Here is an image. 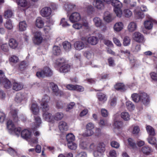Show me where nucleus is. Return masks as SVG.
<instances>
[{
  "instance_id": "nucleus-1",
  "label": "nucleus",
  "mask_w": 157,
  "mask_h": 157,
  "mask_svg": "<svg viewBox=\"0 0 157 157\" xmlns=\"http://www.w3.org/2000/svg\"><path fill=\"white\" fill-rule=\"evenodd\" d=\"M131 97L133 100L136 102H140L145 105H148L150 102L149 97L144 92H139L138 94H133Z\"/></svg>"
},
{
  "instance_id": "nucleus-2",
  "label": "nucleus",
  "mask_w": 157,
  "mask_h": 157,
  "mask_svg": "<svg viewBox=\"0 0 157 157\" xmlns=\"http://www.w3.org/2000/svg\"><path fill=\"white\" fill-rule=\"evenodd\" d=\"M21 136L28 141L30 144L37 143L38 142V139L32 138L31 132L28 130L24 129L21 132Z\"/></svg>"
},
{
  "instance_id": "nucleus-3",
  "label": "nucleus",
  "mask_w": 157,
  "mask_h": 157,
  "mask_svg": "<svg viewBox=\"0 0 157 157\" xmlns=\"http://www.w3.org/2000/svg\"><path fill=\"white\" fill-rule=\"evenodd\" d=\"M111 4L115 7L114 11L117 16L118 17H121L122 13L121 9L122 7V3L118 0H112Z\"/></svg>"
},
{
  "instance_id": "nucleus-4",
  "label": "nucleus",
  "mask_w": 157,
  "mask_h": 157,
  "mask_svg": "<svg viewBox=\"0 0 157 157\" xmlns=\"http://www.w3.org/2000/svg\"><path fill=\"white\" fill-rule=\"evenodd\" d=\"M42 35V34L40 32H36L34 33L33 40L35 44H39L42 43L43 40Z\"/></svg>"
},
{
  "instance_id": "nucleus-5",
  "label": "nucleus",
  "mask_w": 157,
  "mask_h": 157,
  "mask_svg": "<svg viewBox=\"0 0 157 157\" xmlns=\"http://www.w3.org/2000/svg\"><path fill=\"white\" fill-rule=\"evenodd\" d=\"M50 85L52 87V89L54 94L56 95L61 96L64 95L63 92L59 89L57 85L53 82H51L50 83Z\"/></svg>"
},
{
  "instance_id": "nucleus-6",
  "label": "nucleus",
  "mask_w": 157,
  "mask_h": 157,
  "mask_svg": "<svg viewBox=\"0 0 157 157\" xmlns=\"http://www.w3.org/2000/svg\"><path fill=\"white\" fill-rule=\"evenodd\" d=\"M133 39L136 42L142 43L144 41V36L139 32H135L133 35Z\"/></svg>"
},
{
  "instance_id": "nucleus-7",
  "label": "nucleus",
  "mask_w": 157,
  "mask_h": 157,
  "mask_svg": "<svg viewBox=\"0 0 157 157\" xmlns=\"http://www.w3.org/2000/svg\"><path fill=\"white\" fill-rule=\"evenodd\" d=\"M69 18L71 22L74 23L79 21L81 19V16L78 13L74 12L70 15Z\"/></svg>"
},
{
  "instance_id": "nucleus-8",
  "label": "nucleus",
  "mask_w": 157,
  "mask_h": 157,
  "mask_svg": "<svg viewBox=\"0 0 157 157\" xmlns=\"http://www.w3.org/2000/svg\"><path fill=\"white\" fill-rule=\"evenodd\" d=\"M105 150V144L103 143H100L98 144L97 148V151H94V155L95 156L97 155L98 152L100 154L103 153Z\"/></svg>"
},
{
  "instance_id": "nucleus-9",
  "label": "nucleus",
  "mask_w": 157,
  "mask_h": 157,
  "mask_svg": "<svg viewBox=\"0 0 157 157\" xmlns=\"http://www.w3.org/2000/svg\"><path fill=\"white\" fill-rule=\"evenodd\" d=\"M51 9L49 7H46L43 8L40 11L41 15L43 17H48L51 13Z\"/></svg>"
},
{
  "instance_id": "nucleus-10",
  "label": "nucleus",
  "mask_w": 157,
  "mask_h": 157,
  "mask_svg": "<svg viewBox=\"0 0 157 157\" xmlns=\"http://www.w3.org/2000/svg\"><path fill=\"white\" fill-rule=\"evenodd\" d=\"M18 110L16 109H11L10 113L14 122H17L18 121V118L17 115Z\"/></svg>"
},
{
  "instance_id": "nucleus-11",
  "label": "nucleus",
  "mask_w": 157,
  "mask_h": 157,
  "mask_svg": "<svg viewBox=\"0 0 157 157\" xmlns=\"http://www.w3.org/2000/svg\"><path fill=\"white\" fill-rule=\"evenodd\" d=\"M43 119L48 122H51L54 121L53 116L48 112L43 113L42 114Z\"/></svg>"
},
{
  "instance_id": "nucleus-12",
  "label": "nucleus",
  "mask_w": 157,
  "mask_h": 157,
  "mask_svg": "<svg viewBox=\"0 0 157 157\" xmlns=\"http://www.w3.org/2000/svg\"><path fill=\"white\" fill-rule=\"evenodd\" d=\"M23 87V85L20 82H14L13 83L12 89L16 91L21 90Z\"/></svg>"
},
{
  "instance_id": "nucleus-13",
  "label": "nucleus",
  "mask_w": 157,
  "mask_h": 157,
  "mask_svg": "<svg viewBox=\"0 0 157 157\" xmlns=\"http://www.w3.org/2000/svg\"><path fill=\"white\" fill-rule=\"evenodd\" d=\"M93 5L98 9H102L104 7L103 2L101 0H94L93 2Z\"/></svg>"
},
{
  "instance_id": "nucleus-14",
  "label": "nucleus",
  "mask_w": 157,
  "mask_h": 157,
  "mask_svg": "<svg viewBox=\"0 0 157 157\" xmlns=\"http://www.w3.org/2000/svg\"><path fill=\"white\" fill-rule=\"evenodd\" d=\"M9 44L11 48L15 49L17 47L18 43L15 39L11 38L9 40Z\"/></svg>"
},
{
  "instance_id": "nucleus-15",
  "label": "nucleus",
  "mask_w": 157,
  "mask_h": 157,
  "mask_svg": "<svg viewBox=\"0 0 157 157\" xmlns=\"http://www.w3.org/2000/svg\"><path fill=\"white\" fill-rule=\"evenodd\" d=\"M143 12H142L140 10V8L138 7L134 10V14L135 16L138 18H142L144 16V14L143 13Z\"/></svg>"
},
{
  "instance_id": "nucleus-16",
  "label": "nucleus",
  "mask_w": 157,
  "mask_h": 157,
  "mask_svg": "<svg viewBox=\"0 0 157 157\" xmlns=\"http://www.w3.org/2000/svg\"><path fill=\"white\" fill-rule=\"evenodd\" d=\"M98 40L97 38L94 36L89 37L87 40L88 43L92 45H96L98 43Z\"/></svg>"
},
{
  "instance_id": "nucleus-17",
  "label": "nucleus",
  "mask_w": 157,
  "mask_h": 157,
  "mask_svg": "<svg viewBox=\"0 0 157 157\" xmlns=\"http://www.w3.org/2000/svg\"><path fill=\"white\" fill-rule=\"evenodd\" d=\"M74 46L76 50H80L84 48V44L82 41H77L74 43Z\"/></svg>"
},
{
  "instance_id": "nucleus-18",
  "label": "nucleus",
  "mask_w": 157,
  "mask_h": 157,
  "mask_svg": "<svg viewBox=\"0 0 157 157\" xmlns=\"http://www.w3.org/2000/svg\"><path fill=\"white\" fill-rule=\"evenodd\" d=\"M104 20L107 22H110L113 20L112 14L108 11L105 12L104 13Z\"/></svg>"
},
{
  "instance_id": "nucleus-19",
  "label": "nucleus",
  "mask_w": 157,
  "mask_h": 157,
  "mask_svg": "<svg viewBox=\"0 0 157 157\" xmlns=\"http://www.w3.org/2000/svg\"><path fill=\"white\" fill-rule=\"evenodd\" d=\"M59 127L61 131H66L68 130L67 124L66 122L63 121H61L59 122Z\"/></svg>"
},
{
  "instance_id": "nucleus-20",
  "label": "nucleus",
  "mask_w": 157,
  "mask_h": 157,
  "mask_svg": "<svg viewBox=\"0 0 157 157\" xmlns=\"http://www.w3.org/2000/svg\"><path fill=\"white\" fill-rule=\"evenodd\" d=\"M44 24L43 20L40 17H38L36 20V26L38 28H41L44 26Z\"/></svg>"
},
{
  "instance_id": "nucleus-21",
  "label": "nucleus",
  "mask_w": 157,
  "mask_h": 157,
  "mask_svg": "<svg viewBox=\"0 0 157 157\" xmlns=\"http://www.w3.org/2000/svg\"><path fill=\"white\" fill-rule=\"evenodd\" d=\"M70 69V66L68 64H64L60 68L59 70L60 72L67 73L69 71Z\"/></svg>"
},
{
  "instance_id": "nucleus-22",
  "label": "nucleus",
  "mask_w": 157,
  "mask_h": 157,
  "mask_svg": "<svg viewBox=\"0 0 157 157\" xmlns=\"http://www.w3.org/2000/svg\"><path fill=\"white\" fill-rule=\"evenodd\" d=\"M25 99V97L23 94L18 93L16 95L15 100L17 103H20Z\"/></svg>"
},
{
  "instance_id": "nucleus-23",
  "label": "nucleus",
  "mask_w": 157,
  "mask_h": 157,
  "mask_svg": "<svg viewBox=\"0 0 157 157\" xmlns=\"http://www.w3.org/2000/svg\"><path fill=\"white\" fill-rule=\"evenodd\" d=\"M35 122L34 123V128H38L42 123L41 118L38 116H34Z\"/></svg>"
},
{
  "instance_id": "nucleus-24",
  "label": "nucleus",
  "mask_w": 157,
  "mask_h": 157,
  "mask_svg": "<svg viewBox=\"0 0 157 157\" xmlns=\"http://www.w3.org/2000/svg\"><path fill=\"white\" fill-rule=\"evenodd\" d=\"M123 25L122 22H117L114 25V29L116 32H120L123 29Z\"/></svg>"
},
{
  "instance_id": "nucleus-25",
  "label": "nucleus",
  "mask_w": 157,
  "mask_h": 157,
  "mask_svg": "<svg viewBox=\"0 0 157 157\" xmlns=\"http://www.w3.org/2000/svg\"><path fill=\"white\" fill-rule=\"evenodd\" d=\"M31 109L34 115H37L39 113V108L36 104H33L31 107Z\"/></svg>"
},
{
  "instance_id": "nucleus-26",
  "label": "nucleus",
  "mask_w": 157,
  "mask_h": 157,
  "mask_svg": "<svg viewBox=\"0 0 157 157\" xmlns=\"http://www.w3.org/2000/svg\"><path fill=\"white\" fill-rule=\"evenodd\" d=\"M146 130L149 136H154L155 135V131L153 128L149 125H147L146 127Z\"/></svg>"
},
{
  "instance_id": "nucleus-27",
  "label": "nucleus",
  "mask_w": 157,
  "mask_h": 157,
  "mask_svg": "<svg viewBox=\"0 0 157 157\" xmlns=\"http://www.w3.org/2000/svg\"><path fill=\"white\" fill-rule=\"evenodd\" d=\"M115 88L117 90L124 91L126 90L125 86L122 83H119L114 86Z\"/></svg>"
},
{
  "instance_id": "nucleus-28",
  "label": "nucleus",
  "mask_w": 157,
  "mask_h": 157,
  "mask_svg": "<svg viewBox=\"0 0 157 157\" xmlns=\"http://www.w3.org/2000/svg\"><path fill=\"white\" fill-rule=\"evenodd\" d=\"M144 25L146 29L150 30L152 28L153 24L151 20H147L144 22Z\"/></svg>"
},
{
  "instance_id": "nucleus-29",
  "label": "nucleus",
  "mask_w": 157,
  "mask_h": 157,
  "mask_svg": "<svg viewBox=\"0 0 157 157\" xmlns=\"http://www.w3.org/2000/svg\"><path fill=\"white\" fill-rule=\"evenodd\" d=\"M40 109L43 113L47 112L49 109V106L48 104L41 103L40 104Z\"/></svg>"
},
{
  "instance_id": "nucleus-30",
  "label": "nucleus",
  "mask_w": 157,
  "mask_h": 157,
  "mask_svg": "<svg viewBox=\"0 0 157 157\" xmlns=\"http://www.w3.org/2000/svg\"><path fill=\"white\" fill-rule=\"evenodd\" d=\"M141 151L144 154L148 155L151 151V148L148 146H144L141 148Z\"/></svg>"
},
{
  "instance_id": "nucleus-31",
  "label": "nucleus",
  "mask_w": 157,
  "mask_h": 157,
  "mask_svg": "<svg viewBox=\"0 0 157 157\" xmlns=\"http://www.w3.org/2000/svg\"><path fill=\"white\" fill-rule=\"evenodd\" d=\"M27 24L25 21H21L19 23V30L20 31H25L26 29Z\"/></svg>"
},
{
  "instance_id": "nucleus-32",
  "label": "nucleus",
  "mask_w": 157,
  "mask_h": 157,
  "mask_svg": "<svg viewBox=\"0 0 157 157\" xmlns=\"http://www.w3.org/2000/svg\"><path fill=\"white\" fill-rule=\"evenodd\" d=\"M137 27L136 23L134 22H131L128 25V28L130 32H133L135 31Z\"/></svg>"
},
{
  "instance_id": "nucleus-33",
  "label": "nucleus",
  "mask_w": 157,
  "mask_h": 157,
  "mask_svg": "<svg viewBox=\"0 0 157 157\" xmlns=\"http://www.w3.org/2000/svg\"><path fill=\"white\" fill-rule=\"evenodd\" d=\"M63 47L66 51H68L71 48V45L70 43L67 41H65L63 42Z\"/></svg>"
},
{
  "instance_id": "nucleus-34",
  "label": "nucleus",
  "mask_w": 157,
  "mask_h": 157,
  "mask_svg": "<svg viewBox=\"0 0 157 157\" xmlns=\"http://www.w3.org/2000/svg\"><path fill=\"white\" fill-rule=\"evenodd\" d=\"M45 76H50L52 74V72L50 69L48 67H45L43 69Z\"/></svg>"
},
{
  "instance_id": "nucleus-35",
  "label": "nucleus",
  "mask_w": 157,
  "mask_h": 157,
  "mask_svg": "<svg viewBox=\"0 0 157 157\" xmlns=\"http://www.w3.org/2000/svg\"><path fill=\"white\" fill-rule=\"evenodd\" d=\"M126 105L127 109L130 111H132L133 110L135 106L130 101H127L126 102Z\"/></svg>"
},
{
  "instance_id": "nucleus-36",
  "label": "nucleus",
  "mask_w": 157,
  "mask_h": 157,
  "mask_svg": "<svg viewBox=\"0 0 157 157\" xmlns=\"http://www.w3.org/2000/svg\"><path fill=\"white\" fill-rule=\"evenodd\" d=\"M121 117L124 121H127L130 119V116L128 112H123L121 113Z\"/></svg>"
},
{
  "instance_id": "nucleus-37",
  "label": "nucleus",
  "mask_w": 157,
  "mask_h": 157,
  "mask_svg": "<svg viewBox=\"0 0 157 157\" xmlns=\"http://www.w3.org/2000/svg\"><path fill=\"white\" fill-rule=\"evenodd\" d=\"M124 3L130 9H132L136 6V3H131V0H124Z\"/></svg>"
},
{
  "instance_id": "nucleus-38",
  "label": "nucleus",
  "mask_w": 157,
  "mask_h": 157,
  "mask_svg": "<svg viewBox=\"0 0 157 157\" xmlns=\"http://www.w3.org/2000/svg\"><path fill=\"white\" fill-rule=\"evenodd\" d=\"M63 117V114L61 112H58L55 114L53 117L54 120L59 121L61 120Z\"/></svg>"
},
{
  "instance_id": "nucleus-39",
  "label": "nucleus",
  "mask_w": 157,
  "mask_h": 157,
  "mask_svg": "<svg viewBox=\"0 0 157 157\" xmlns=\"http://www.w3.org/2000/svg\"><path fill=\"white\" fill-rule=\"evenodd\" d=\"M65 104L60 100L57 101L56 102V107L58 109H61L64 108Z\"/></svg>"
},
{
  "instance_id": "nucleus-40",
  "label": "nucleus",
  "mask_w": 157,
  "mask_h": 157,
  "mask_svg": "<svg viewBox=\"0 0 157 157\" xmlns=\"http://www.w3.org/2000/svg\"><path fill=\"white\" fill-rule=\"evenodd\" d=\"M113 126L115 128L120 129L123 126V123L121 121H116L114 122Z\"/></svg>"
},
{
  "instance_id": "nucleus-41",
  "label": "nucleus",
  "mask_w": 157,
  "mask_h": 157,
  "mask_svg": "<svg viewBox=\"0 0 157 157\" xmlns=\"http://www.w3.org/2000/svg\"><path fill=\"white\" fill-rule=\"evenodd\" d=\"M7 127L8 129L12 131L14 129L15 126L12 120H9L7 121Z\"/></svg>"
},
{
  "instance_id": "nucleus-42",
  "label": "nucleus",
  "mask_w": 157,
  "mask_h": 157,
  "mask_svg": "<svg viewBox=\"0 0 157 157\" xmlns=\"http://www.w3.org/2000/svg\"><path fill=\"white\" fill-rule=\"evenodd\" d=\"M17 3L19 6L25 7L28 4L26 0H17Z\"/></svg>"
},
{
  "instance_id": "nucleus-43",
  "label": "nucleus",
  "mask_w": 157,
  "mask_h": 157,
  "mask_svg": "<svg viewBox=\"0 0 157 157\" xmlns=\"http://www.w3.org/2000/svg\"><path fill=\"white\" fill-rule=\"evenodd\" d=\"M132 12L128 9H126L123 11V14L126 17L129 18L132 15Z\"/></svg>"
},
{
  "instance_id": "nucleus-44",
  "label": "nucleus",
  "mask_w": 157,
  "mask_h": 157,
  "mask_svg": "<svg viewBox=\"0 0 157 157\" xmlns=\"http://www.w3.org/2000/svg\"><path fill=\"white\" fill-rule=\"evenodd\" d=\"M13 15L12 11L10 10H8L4 12V16L6 18H8L11 17Z\"/></svg>"
},
{
  "instance_id": "nucleus-45",
  "label": "nucleus",
  "mask_w": 157,
  "mask_h": 157,
  "mask_svg": "<svg viewBox=\"0 0 157 157\" xmlns=\"http://www.w3.org/2000/svg\"><path fill=\"white\" fill-rule=\"evenodd\" d=\"M75 139V136L72 133L68 134L66 136V139L68 143L73 142Z\"/></svg>"
},
{
  "instance_id": "nucleus-46",
  "label": "nucleus",
  "mask_w": 157,
  "mask_h": 157,
  "mask_svg": "<svg viewBox=\"0 0 157 157\" xmlns=\"http://www.w3.org/2000/svg\"><path fill=\"white\" fill-rule=\"evenodd\" d=\"M94 21L97 27H100L103 24L100 19L98 17H95L94 19Z\"/></svg>"
},
{
  "instance_id": "nucleus-47",
  "label": "nucleus",
  "mask_w": 157,
  "mask_h": 157,
  "mask_svg": "<svg viewBox=\"0 0 157 157\" xmlns=\"http://www.w3.org/2000/svg\"><path fill=\"white\" fill-rule=\"evenodd\" d=\"M50 99V97L47 95L45 94L42 98L40 103L48 104Z\"/></svg>"
},
{
  "instance_id": "nucleus-48",
  "label": "nucleus",
  "mask_w": 157,
  "mask_h": 157,
  "mask_svg": "<svg viewBox=\"0 0 157 157\" xmlns=\"http://www.w3.org/2000/svg\"><path fill=\"white\" fill-rule=\"evenodd\" d=\"M61 50L60 48L57 46H54L53 47V53L55 55H58L60 54Z\"/></svg>"
},
{
  "instance_id": "nucleus-49",
  "label": "nucleus",
  "mask_w": 157,
  "mask_h": 157,
  "mask_svg": "<svg viewBox=\"0 0 157 157\" xmlns=\"http://www.w3.org/2000/svg\"><path fill=\"white\" fill-rule=\"evenodd\" d=\"M147 139L148 143L152 145L155 144L156 143L155 138L152 136H149Z\"/></svg>"
},
{
  "instance_id": "nucleus-50",
  "label": "nucleus",
  "mask_w": 157,
  "mask_h": 157,
  "mask_svg": "<svg viewBox=\"0 0 157 157\" xmlns=\"http://www.w3.org/2000/svg\"><path fill=\"white\" fill-rule=\"evenodd\" d=\"M66 62L65 60L63 58H59L57 59L56 62V64L58 66H60L63 65Z\"/></svg>"
},
{
  "instance_id": "nucleus-51",
  "label": "nucleus",
  "mask_w": 157,
  "mask_h": 157,
  "mask_svg": "<svg viewBox=\"0 0 157 157\" xmlns=\"http://www.w3.org/2000/svg\"><path fill=\"white\" fill-rule=\"evenodd\" d=\"M130 41L131 39L129 37L125 36L123 40V44L124 46H128L130 44Z\"/></svg>"
},
{
  "instance_id": "nucleus-52",
  "label": "nucleus",
  "mask_w": 157,
  "mask_h": 157,
  "mask_svg": "<svg viewBox=\"0 0 157 157\" xmlns=\"http://www.w3.org/2000/svg\"><path fill=\"white\" fill-rule=\"evenodd\" d=\"M128 145L132 149L136 148V144L134 140L131 138H129L128 139Z\"/></svg>"
},
{
  "instance_id": "nucleus-53",
  "label": "nucleus",
  "mask_w": 157,
  "mask_h": 157,
  "mask_svg": "<svg viewBox=\"0 0 157 157\" xmlns=\"http://www.w3.org/2000/svg\"><path fill=\"white\" fill-rule=\"evenodd\" d=\"M28 63L25 61L21 62L19 65V69L21 70H23L28 66Z\"/></svg>"
},
{
  "instance_id": "nucleus-54",
  "label": "nucleus",
  "mask_w": 157,
  "mask_h": 157,
  "mask_svg": "<svg viewBox=\"0 0 157 157\" xmlns=\"http://www.w3.org/2000/svg\"><path fill=\"white\" fill-rule=\"evenodd\" d=\"M67 146L69 148L71 149L75 150L77 148V145L73 142L67 143Z\"/></svg>"
},
{
  "instance_id": "nucleus-55",
  "label": "nucleus",
  "mask_w": 157,
  "mask_h": 157,
  "mask_svg": "<svg viewBox=\"0 0 157 157\" xmlns=\"http://www.w3.org/2000/svg\"><path fill=\"white\" fill-rule=\"evenodd\" d=\"M84 55L86 58L89 59L93 56V53L91 51H86L84 53Z\"/></svg>"
},
{
  "instance_id": "nucleus-56",
  "label": "nucleus",
  "mask_w": 157,
  "mask_h": 157,
  "mask_svg": "<svg viewBox=\"0 0 157 157\" xmlns=\"http://www.w3.org/2000/svg\"><path fill=\"white\" fill-rule=\"evenodd\" d=\"M5 27L8 29H11L13 27L11 23V21L10 20H8L6 24H5Z\"/></svg>"
},
{
  "instance_id": "nucleus-57",
  "label": "nucleus",
  "mask_w": 157,
  "mask_h": 157,
  "mask_svg": "<svg viewBox=\"0 0 157 157\" xmlns=\"http://www.w3.org/2000/svg\"><path fill=\"white\" fill-rule=\"evenodd\" d=\"M75 105V103L74 102H71L67 105V108L66 109V111H69L72 109Z\"/></svg>"
},
{
  "instance_id": "nucleus-58",
  "label": "nucleus",
  "mask_w": 157,
  "mask_h": 157,
  "mask_svg": "<svg viewBox=\"0 0 157 157\" xmlns=\"http://www.w3.org/2000/svg\"><path fill=\"white\" fill-rule=\"evenodd\" d=\"M4 86L6 89H9L11 86V82L8 79H6L4 82Z\"/></svg>"
},
{
  "instance_id": "nucleus-59",
  "label": "nucleus",
  "mask_w": 157,
  "mask_h": 157,
  "mask_svg": "<svg viewBox=\"0 0 157 157\" xmlns=\"http://www.w3.org/2000/svg\"><path fill=\"white\" fill-rule=\"evenodd\" d=\"M98 98L101 101H104L106 100L105 95L102 93H100L98 95Z\"/></svg>"
},
{
  "instance_id": "nucleus-60",
  "label": "nucleus",
  "mask_w": 157,
  "mask_h": 157,
  "mask_svg": "<svg viewBox=\"0 0 157 157\" xmlns=\"http://www.w3.org/2000/svg\"><path fill=\"white\" fill-rule=\"evenodd\" d=\"M36 76L39 78H44L45 77L43 70L37 71L36 74Z\"/></svg>"
},
{
  "instance_id": "nucleus-61",
  "label": "nucleus",
  "mask_w": 157,
  "mask_h": 157,
  "mask_svg": "<svg viewBox=\"0 0 157 157\" xmlns=\"http://www.w3.org/2000/svg\"><path fill=\"white\" fill-rule=\"evenodd\" d=\"M150 77L152 79L155 81H157V73L154 72H152L150 73Z\"/></svg>"
},
{
  "instance_id": "nucleus-62",
  "label": "nucleus",
  "mask_w": 157,
  "mask_h": 157,
  "mask_svg": "<svg viewBox=\"0 0 157 157\" xmlns=\"http://www.w3.org/2000/svg\"><path fill=\"white\" fill-rule=\"evenodd\" d=\"M86 130L84 133V135L86 136H90L94 133V132L92 130L89 129H86Z\"/></svg>"
},
{
  "instance_id": "nucleus-63",
  "label": "nucleus",
  "mask_w": 157,
  "mask_h": 157,
  "mask_svg": "<svg viewBox=\"0 0 157 157\" xmlns=\"http://www.w3.org/2000/svg\"><path fill=\"white\" fill-rule=\"evenodd\" d=\"M60 25L63 27H66L69 25L67 23L64 18H63L61 19Z\"/></svg>"
},
{
  "instance_id": "nucleus-64",
  "label": "nucleus",
  "mask_w": 157,
  "mask_h": 157,
  "mask_svg": "<svg viewBox=\"0 0 157 157\" xmlns=\"http://www.w3.org/2000/svg\"><path fill=\"white\" fill-rule=\"evenodd\" d=\"M111 146L113 147L118 148L120 146L119 144L115 141H113L111 143Z\"/></svg>"
}]
</instances>
